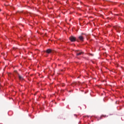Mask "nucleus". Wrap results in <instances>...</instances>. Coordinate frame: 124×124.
<instances>
[{"label":"nucleus","mask_w":124,"mask_h":124,"mask_svg":"<svg viewBox=\"0 0 124 124\" xmlns=\"http://www.w3.org/2000/svg\"><path fill=\"white\" fill-rule=\"evenodd\" d=\"M69 39L71 42H75V41L76 40V38L73 36H71L69 37Z\"/></svg>","instance_id":"obj_1"},{"label":"nucleus","mask_w":124,"mask_h":124,"mask_svg":"<svg viewBox=\"0 0 124 124\" xmlns=\"http://www.w3.org/2000/svg\"><path fill=\"white\" fill-rule=\"evenodd\" d=\"M75 53L77 56H80V55H82V54H83V52L80 51L79 50H76Z\"/></svg>","instance_id":"obj_2"},{"label":"nucleus","mask_w":124,"mask_h":124,"mask_svg":"<svg viewBox=\"0 0 124 124\" xmlns=\"http://www.w3.org/2000/svg\"><path fill=\"white\" fill-rule=\"evenodd\" d=\"M116 31H118V32H120V31H121V27L120 26H116L115 28Z\"/></svg>","instance_id":"obj_3"},{"label":"nucleus","mask_w":124,"mask_h":124,"mask_svg":"<svg viewBox=\"0 0 124 124\" xmlns=\"http://www.w3.org/2000/svg\"><path fill=\"white\" fill-rule=\"evenodd\" d=\"M78 38L80 41H84V37L82 36H78Z\"/></svg>","instance_id":"obj_4"},{"label":"nucleus","mask_w":124,"mask_h":124,"mask_svg":"<svg viewBox=\"0 0 124 124\" xmlns=\"http://www.w3.org/2000/svg\"><path fill=\"white\" fill-rule=\"evenodd\" d=\"M46 52L47 54H50V53H52V49H47L46 51Z\"/></svg>","instance_id":"obj_5"},{"label":"nucleus","mask_w":124,"mask_h":124,"mask_svg":"<svg viewBox=\"0 0 124 124\" xmlns=\"http://www.w3.org/2000/svg\"><path fill=\"white\" fill-rule=\"evenodd\" d=\"M18 78L19 80H21V81H22V80H24V78H23L22 76H20L19 75H18Z\"/></svg>","instance_id":"obj_6"},{"label":"nucleus","mask_w":124,"mask_h":124,"mask_svg":"<svg viewBox=\"0 0 124 124\" xmlns=\"http://www.w3.org/2000/svg\"><path fill=\"white\" fill-rule=\"evenodd\" d=\"M89 56H90V57H93V54H90Z\"/></svg>","instance_id":"obj_7"},{"label":"nucleus","mask_w":124,"mask_h":124,"mask_svg":"<svg viewBox=\"0 0 124 124\" xmlns=\"http://www.w3.org/2000/svg\"><path fill=\"white\" fill-rule=\"evenodd\" d=\"M61 86L62 87H64V84L62 83V84H61Z\"/></svg>","instance_id":"obj_8"},{"label":"nucleus","mask_w":124,"mask_h":124,"mask_svg":"<svg viewBox=\"0 0 124 124\" xmlns=\"http://www.w3.org/2000/svg\"><path fill=\"white\" fill-rule=\"evenodd\" d=\"M77 84V82H74V83H73V84H74V85H76Z\"/></svg>","instance_id":"obj_9"},{"label":"nucleus","mask_w":124,"mask_h":124,"mask_svg":"<svg viewBox=\"0 0 124 124\" xmlns=\"http://www.w3.org/2000/svg\"><path fill=\"white\" fill-rule=\"evenodd\" d=\"M1 9H0V12H1Z\"/></svg>","instance_id":"obj_10"},{"label":"nucleus","mask_w":124,"mask_h":124,"mask_svg":"<svg viewBox=\"0 0 124 124\" xmlns=\"http://www.w3.org/2000/svg\"><path fill=\"white\" fill-rule=\"evenodd\" d=\"M77 41H78V40H77Z\"/></svg>","instance_id":"obj_11"}]
</instances>
